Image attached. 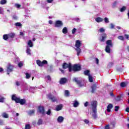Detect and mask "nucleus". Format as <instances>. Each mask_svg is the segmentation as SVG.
I'll list each match as a JSON object with an SVG mask.
<instances>
[{
  "instance_id": "1a4fd4ad",
  "label": "nucleus",
  "mask_w": 129,
  "mask_h": 129,
  "mask_svg": "<svg viewBox=\"0 0 129 129\" xmlns=\"http://www.w3.org/2000/svg\"><path fill=\"white\" fill-rule=\"evenodd\" d=\"M48 98L52 101V102H56L58 99L56 97H54V96H52V95H48Z\"/></svg>"
},
{
  "instance_id": "8fccbe9b",
  "label": "nucleus",
  "mask_w": 129,
  "mask_h": 129,
  "mask_svg": "<svg viewBox=\"0 0 129 129\" xmlns=\"http://www.w3.org/2000/svg\"><path fill=\"white\" fill-rule=\"evenodd\" d=\"M46 78H47V80H49V81H51V77H50L49 76H47L46 77Z\"/></svg>"
},
{
  "instance_id": "39448f33",
  "label": "nucleus",
  "mask_w": 129,
  "mask_h": 129,
  "mask_svg": "<svg viewBox=\"0 0 129 129\" xmlns=\"http://www.w3.org/2000/svg\"><path fill=\"white\" fill-rule=\"evenodd\" d=\"M72 70H73V71L75 72L80 71V70H81V67L79 64H75L73 69H72Z\"/></svg>"
},
{
  "instance_id": "2f4dec72",
  "label": "nucleus",
  "mask_w": 129,
  "mask_h": 129,
  "mask_svg": "<svg viewBox=\"0 0 129 129\" xmlns=\"http://www.w3.org/2000/svg\"><path fill=\"white\" fill-rule=\"evenodd\" d=\"M1 5H6L7 4L6 0H1L0 2Z\"/></svg>"
},
{
  "instance_id": "052dcab7",
  "label": "nucleus",
  "mask_w": 129,
  "mask_h": 129,
  "mask_svg": "<svg viewBox=\"0 0 129 129\" xmlns=\"http://www.w3.org/2000/svg\"><path fill=\"white\" fill-rule=\"evenodd\" d=\"M20 36H24V32H20Z\"/></svg>"
},
{
  "instance_id": "9b49d317",
  "label": "nucleus",
  "mask_w": 129,
  "mask_h": 129,
  "mask_svg": "<svg viewBox=\"0 0 129 129\" xmlns=\"http://www.w3.org/2000/svg\"><path fill=\"white\" fill-rule=\"evenodd\" d=\"M79 102L77 100H75L73 102V106L74 107H78L79 106Z\"/></svg>"
},
{
  "instance_id": "09e8293b",
  "label": "nucleus",
  "mask_w": 129,
  "mask_h": 129,
  "mask_svg": "<svg viewBox=\"0 0 129 129\" xmlns=\"http://www.w3.org/2000/svg\"><path fill=\"white\" fill-rule=\"evenodd\" d=\"M35 112V110H32L29 112V114H33Z\"/></svg>"
},
{
  "instance_id": "680f3d73",
  "label": "nucleus",
  "mask_w": 129,
  "mask_h": 129,
  "mask_svg": "<svg viewBox=\"0 0 129 129\" xmlns=\"http://www.w3.org/2000/svg\"><path fill=\"white\" fill-rule=\"evenodd\" d=\"M16 85H17V86H20V82H16Z\"/></svg>"
},
{
  "instance_id": "7ed1b4c3",
  "label": "nucleus",
  "mask_w": 129,
  "mask_h": 129,
  "mask_svg": "<svg viewBox=\"0 0 129 129\" xmlns=\"http://www.w3.org/2000/svg\"><path fill=\"white\" fill-rule=\"evenodd\" d=\"M62 67L63 69H67V68H69V71L70 72L72 71V66L71 65V63H64L62 65Z\"/></svg>"
},
{
  "instance_id": "603ef678",
  "label": "nucleus",
  "mask_w": 129,
  "mask_h": 129,
  "mask_svg": "<svg viewBox=\"0 0 129 129\" xmlns=\"http://www.w3.org/2000/svg\"><path fill=\"white\" fill-rule=\"evenodd\" d=\"M18 66H19V67H22L23 66V63H22V62H19V63H18Z\"/></svg>"
},
{
  "instance_id": "5fc2aeb1",
  "label": "nucleus",
  "mask_w": 129,
  "mask_h": 129,
  "mask_svg": "<svg viewBox=\"0 0 129 129\" xmlns=\"http://www.w3.org/2000/svg\"><path fill=\"white\" fill-rule=\"evenodd\" d=\"M88 106V102H86V103H84V106L86 107V106Z\"/></svg>"
},
{
  "instance_id": "a18cd8bd",
  "label": "nucleus",
  "mask_w": 129,
  "mask_h": 129,
  "mask_svg": "<svg viewBox=\"0 0 129 129\" xmlns=\"http://www.w3.org/2000/svg\"><path fill=\"white\" fill-rule=\"evenodd\" d=\"M0 14H4V9L2 7H0Z\"/></svg>"
},
{
  "instance_id": "3c124183",
  "label": "nucleus",
  "mask_w": 129,
  "mask_h": 129,
  "mask_svg": "<svg viewBox=\"0 0 129 129\" xmlns=\"http://www.w3.org/2000/svg\"><path fill=\"white\" fill-rule=\"evenodd\" d=\"M119 108V107L118 106H115V111H117V110H118V109Z\"/></svg>"
},
{
  "instance_id": "4c0bfd02",
  "label": "nucleus",
  "mask_w": 129,
  "mask_h": 129,
  "mask_svg": "<svg viewBox=\"0 0 129 129\" xmlns=\"http://www.w3.org/2000/svg\"><path fill=\"white\" fill-rule=\"evenodd\" d=\"M105 31V29H104V28H101L100 29H99V32H100V33H103V32H104Z\"/></svg>"
},
{
  "instance_id": "5701e85b",
  "label": "nucleus",
  "mask_w": 129,
  "mask_h": 129,
  "mask_svg": "<svg viewBox=\"0 0 129 129\" xmlns=\"http://www.w3.org/2000/svg\"><path fill=\"white\" fill-rule=\"evenodd\" d=\"M74 81L75 82H76V83H77L78 84H79L80 86H80L81 82H80V81H78V78H75L74 79Z\"/></svg>"
},
{
  "instance_id": "a211bd4d",
  "label": "nucleus",
  "mask_w": 129,
  "mask_h": 129,
  "mask_svg": "<svg viewBox=\"0 0 129 129\" xmlns=\"http://www.w3.org/2000/svg\"><path fill=\"white\" fill-rule=\"evenodd\" d=\"M127 84H128V82H122L120 83V86H121V87H125V86H126V85H127Z\"/></svg>"
},
{
  "instance_id": "72a5a7b5",
  "label": "nucleus",
  "mask_w": 129,
  "mask_h": 129,
  "mask_svg": "<svg viewBox=\"0 0 129 129\" xmlns=\"http://www.w3.org/2000/svg\"><path fill=\"white\" fill-rule=\"evenodd\" d=\"M118 39L121 40V41H123V40H124V38L122 36H118Z\"/></svg>"
},
{
  "instance_id": "58836bf2",
  "label": "nucleus",
  "mask_w": 129,
  "mask_h": 129,
  "mask_svg": "<svg viewBox=\"0 0 129 129\" xmlns=\"http://www.w3.org/2000/svg\"><path fill=\"white\" fill-rule=\"evenodd\" d=\"M25 129H31V125L29 124H26L25 125Z\"/></svg>"
},
{
  "instance_id": "e433bc0d",
  "label": "nucleus",
  "mask_w": 129,
  "mask_h": 129,
  "mask_svg": "<svg viewBox=\"0 0 129 129\" xmlns=\"http://www.w3.org/2000/svg\"><path fill=\"white\" fill-rule=\"evenodd\" d=\"M43 124V120L42 119H40L37 122V124L40 125V124Z\"/></svg>"
},
{
  "instance_id": "f3484780",
  "label": "nucleus",
  "mask_w": 129,
  "mask_h": 129,
  "mask_svg": "<svg viewBox=\"0 0 129 129\" xmlns=\"http://www.w3.org/2000/svg\"><path fill=\"white\" fill-rule=\"evenodd\" d=\"M95 21L97 23H101V22L103 21V19L100 17H98L95 19Z\"/></svg>"
},
{
  "instance_id": "a19ab883",
  "label": "nucleus",
  "mask_w": 129,
  "mask_h": 129,
  "mask_svg": "<svg viewBox=\"0 0 129 129\" xmlns=\"http://www.w3.org/2000/svg\"><path fill=\"white\" fill-rule=\"evenodd\" d=\"M4 101H5V98L0 96V102H4Z\"/></svg>"
},
{
  "instance_id": "49530a36",
  "label": "nucleus",
  "mask_w": 129,
  "mask_h": 129,
  "mask_svg": "<svg viewBox=\"0 0 129 129\" xmlns=\"http://www.w3.org/2000/svg\"><path fill=\"white\" fill-rule=\"evenodd\" d=\"M76 31H77V30L76 29V28H74L72 30V34H75V33H76Z\"/></svg>"
},
{
  "instance_id": "ea45409f",
  "label": "nucleus",
  "mask_w": 129,
  "mask_h": 129,
  "mask_svg": "<svg viewBox=\"0 0 129 129\" xmlns=\"http://www.w3.org/2000/svg\"><path fill=\"white\" fill-rule=\"evenodd\" d=\"M31 77V75L29 74L28 73H26V78L27 79H29V78H30Z\"/></svg>"
},
{
  "instance_id": "20e7f679",
  "label": "nucleus",
  "mask_w": 129,
  "mask_h": 129,
  "mask_svg": "<svg viewBox=\"0 0 129 129\" xmlns=\"http://www.w3.org/2000/svg\"><path fill=\"white\" fill-rule=\"evenodd\" d=\"M36 63L38 66H40V67H42V66H44V64H47L48 62L47 60H44L42 61H41L40 60H37Z\"/></svg>"
},
{
  "instance_id": "b1692460",
  "label": "nucleus",
  "mask_w": 129,
  "mask_h": 129,
  "mask_svg": "<svg viewBox=\"0 0 129 129\" xmlns=\"http://www.w3.org/2000/svg\"><path fill=\"white\" fill-rule=\"evenodd\" d=\"M3 117H4V118H9V114H8L7 113H3L2 114Z\"/></svg>"
},
{
  "instance_id": "dca6fc26",
  "label": "nucleus",
  "mask_w": 129,
  "mask_h": 129,
  "mask_svg": "<svg viewBox=\"0 0 129 129\" xmlns=\"http://www.w3.org/2000/svg\"><path fill=\"white\" fill-rule=\"evenodd\" d=\"M107 46L112 47V41L110 40H107L106 42Z\"/></svg>"
},
{
  "instance_id": "6e6d98bb",
  "label": "nucleus",
  "mask_w": 129,
  "mask_h": 129,
  "mask_svg": "<svg viewBox=\"0 0 129 129\" xmlns=\"http://www.w3.org/2000/svg\"><path fill=\"white\" fill-rule=\"evenodd\" d=\"M105 129H110L109 128V125H107L105 127Z\"/></svg>"
},
{
  "instance_id": "79ce46f5",
  "label": "nucleus",
  "mask_w": 129,
  "mask_h": 129,
  "mask_svg": "<svg viewBox=\"0 0 129 129\" xmlns=\"http://www.w3.org/2000/svg\"><path fill=\"white\" fill-rule=\"evenodd\" d=\"M15 25L17 27H21L22 26V24H21L19 22L16 23Z\"/></svg>"
},
{
  "instance_id": "7c9ffc66",
  "label": "nucleus",
  "mask_w": 129,
  "mask_h": 129,
  "mask_svg": "<svg viewBox=\"0 0 129 129\" xmlns=\"http://www.w3.org/2000/svg\"><path fill=\"white\" fill-rule=\"evenodd\" d=\"M65 96H66L67 97H68V96H69L70 94H69V91L68 90H66L65 91V94H64Z\"/></svg>"
},
{
  "instance_id": "412c9836",
  "label": "nucleus",
  "mask_w": 129,
  "mask_h": 129,
  "mask_svg": "<svg viewBox=\"0 0 129 129\" xmlns=\"http://www.w3.org/2000/svg\"><path fill=\"white\" fill-rule=\"evenodd\" d=\"M106 37H107V35L106 34H104L102 37V38L100 39V41L101 42H104V39H106Z\"/></svg>"
},
{
  "instance_id": "c9c22d12",
  "label": "nucleus",
  "mask_w": 129,
  "mask_h": 129,
  "mask_svg": "<svg viewBox=\"0 0 129 129\" xmlns=\"http://www.w3.org/2000/svg\"><path fill=\"white\" fill-rule=\"evenodd\" d=\"M9 38H14L15 37V34L14 33H10L8 34Z\"/></svg>"
},
{
  "instance_id": "37998d69",
  "label": "nucleus",
  "mask_w": 129,
  "mask_h": 129,
  "mask_svg": "<svg viewBox=\"0 0 129 129\" xmlns=\"http://www.w3.org/2000/svg\"><path fill=\"white\" fill-rule=\"evenodd\" d=\"M46 114L47 115H51V109H49L48 111L46 112Z\"/></svg>"
},
{
  "instance_id": "69168bd1",
  "label": "nucleus",
  "mask_w": 129,
  "mask_h": 129,
  "mask_svg": "<svg viewBox=\"0 0 129 129\" xmlns=\"http://www.w3.org/2000/svg\"><path fill=\"white\" fill-rule=\"evenodd\" d=\"M60 71H61V73H64V71H63L62 69H59Z\"/></svg>"
},
{
  "instance_id": "c85d7f7f",
  "label": "nucleus",
  "mask_w": 129,
  "mask_h": 129,
  "mask_svg": "<svg viewBox=\"0 0 129 129\" xmlns=\"http://www.w3.org/2000/svg\"><path fill=\"white\" fill-rule=\"evenodd\" d=\"M28 45L29 47H33V42H32V40H29L28 41Z\"/></svg>"
},
{
  "instance_id": "bb28decb",
  "label": "nucleus",
  "mask_w": 129,
  "mask_h": 129,
  "mask_svg": "<svg viewBox=\"0 0 129 129\" xmlns=\"http://www.w3.org/2000/svg\"><path fill=\"white\" fill-rule=\"evenodd\" d=\"M9 38H10L9 34H5L3 36V39L5 40H7Z\"/></svg>"
},
{
  "instance_id": "f257e3e1",
  "label": "nucleus",
  "mask_w": 129,
  "mask_h": 129,
  "mask_svg": "<svg viewBox=\"0 0 129 129\" xmlns=\"http://www.w3.org/2000/svg\"><path fill=\"white\" fill-rule=\"evenodd\" d=\"M91 105L92 109V116L94 117V118L96 117V112L97 109L96 107H97V102L96 101H93L91 102Z\"/></svg>"
},
{
  "instance_id": "e2e57ef3",
  "label": "nucleus",
  "mask_w": 129,
  "mask_h": 129,
  "mask_svg": "<svg viewBox=\"0 0 129 129\" xmlns=\"http://www.w3.org/2000/svg\"><path fill=\"white\" fill-rule=\"evenodd\" d=\"M126 111L127 112H129V108L128 107L126 108Z\"/></svg>"
},
{
  "instance_id": "864d4df0",
  "label": "nucleus",
  "mask_w": 129,
  "mask_h": 129,
  "mask_svg": "<svg viewBox=\"0 0 129 129\" xmlns=\"http://www.w3.org/2000/svg\"><path fill=\"white\" fill-rule=\"evenodd\" d=\"M124 37H125V38H126L127 39V40H128V38H129V35H128L125 34L124 35Z\"/></svg>"
},
{
  "instance_id": "c756f323",
  "label": "nucleus",
  "mask_w": 129,
  "mask_h": 129,
  "mask_svg": "<svg viewBox=\"0 0 129 129\" xmlns=\"http://www.w3.org/2000/svg\"><path fill=\"white\" fill-rule=\"evenodd\" d=\"M89 80L90 82H93V78H92V76L89 75Z\"/></svg>"
},
{
  "instance_id": "ddd939ff",
  "label": "nucleus",
  "mask_w": 129,
  "mask_h": 129,
  "mask_svg": "<svg viewBox=\"0 0 129 129\" xmlns=\"http://www.w3.org/2000/svg\"><path fill=\"white\" fill-rule=\"evenodd\" d=\"M57 121L59 123H62L63 121H64V118L63 116H59L57 118Z\"/></svg>"
},
{
  "instance_id": "0eeeda50",
  "label": "nucleus",
  "mask_w": 129,
  "mask_h": 129,
  "mask_svg": "<svg viewBox=\"0 0 129 129\" xmlns=\"http://www.w3.org/2000/svg\"><path fill=\"white\" fill-rule=\"evenodd\" d=\"M63 26V22L61 21H57L55 22V28H60Z\"/></svg>"
},
{
  "instance_id": "bf43d9fd",
  "label": "nucleus",
  "mask_w": 129,
  "mask_h": 129,
  "mask_svg": "<svg viewBox=\"0 0 129 129\" xmlns=\"http://www.w3.org/2000/svg\"><path fill=\"white\" fill-rule=\"evenodd\" d=\"M99 61V60H98V58H96V64H98Z\"/></svg>"
},
{
  "instance_id": "f704fd0d",
  "label": "nucleus",
  "mask_w": 129,
  "mask_h": 129,
  "mask_svg": "<svg viewBox=\"0 0 129 129\" xmlns=\"http://www.w3.org/2000/svg\"><path fill=\"white\" fill-rule=\"evenodd\" d=\"M104 22L106 24H108V23H109V20H108V18L105 17L104 18Z\"/></svg>"
},
{
  "instance_id": "0e129e2a",
  "label": "nucleus",
  "mask_w": 129,
  "mask_h": 129,
  "mask_svg": "<svg viewBox=\"0 0 129 129\" xmlns=\"http://www.w3.org/2000/svg\"><path fill=\"white\" fill-rule=\"evenodd\" d=\"M116 28H117V29H118V30H120V29H121V27H120L119 26H117Z\"/></svg>"
},
{
  "instance_id": "774afa93",
  "label": "nucleus",
  "mask_w": 129,
  "mask_h": 129,
  "mask_svg": "<svg viewBox=\"0 0 129 129\" xmlns=\"http://www.w3.org/2000/svg\"><path fill=\"white\" fill-rule=\"evenodd\" d=\"M3 71H4L3 68H0V72H3Z\"/></svg>"
},
{
  "instance_id": "9d476101",
  "label": "nucleus",
  "mask_w": 129,
  "mask_h": 129,
  "mask_svg": "<svg viewBox=\"0 0 129 129\" xmlns=\"http://www.w3.org/2000/svg\"><path fill=\"white\" fill-rule=\"evenodd\" d=\"M62 108H63V105L62 104H60L56 106L55 110H56V111H59V110H61Z\"/></svg>"
},
{
  "instance_id": "aec40b11",
  "label": "nucleus",
  "mask_w": 129,
  "mask_h": 129,
  "mask_svg": "<svg viewBox=\"0 0 129 129\" xmlns=\"http://www.w3.org/2000/svg\"><path fill=\"white\" fill-rule=\"evenodd\" d=\"M96 90V84H94L92 86V92L93 93H94V91Z\"/></svg>"
},
{
  "instance_id": "a878e982",
  "label": "nucleus",
  "mask_w": 129,
  "mask_h": 129,
  "mask_svg": "<svg viewBox=\"0 0 129 129\" xmlns=\"http://www.w3.org/2000/svg\"><path fill=\"white\" fill-rule=\"evenodd\" d=\"M126 10V7L125 6H123L122 8L120 9V12L121 13L124 12Z\"/></svg>"
},
{
  "instance_id": "13d9d810",
  "label": "nucleus",
  "mask_w": 129,
  "mask_h": 129,
  "mask_svg": "<svg viewBox=\"0 0 129 129\" xmlns=\"http://www.w3.org/2000/svg\"><path fill=\"white\" fill-rule=\"evenodd\" d=\"M53 1V0H47V3H48V4H51Z\"/></svg>"
},
{
  "instance_id": "f03ea898",
  "label": "nucleus",
  "mask_w": 129,
  "mask_h": 129,
  "mask_svg": "<svg viewBox=\"0 0 129 129\" xmlns=\"http://www.w3.org/2000/svg\"><path fill=\"white\" fill-rule=\"evenodd\" d=\"M12 100L15 101L16 103H20L21 105H24L26 103V100L21 99L19 97H17L16 95H13L12 97Z\"/></svg>"
},
{
  "instance_id": "c03bdc74",
  "label": "nucleus",
  "mask_w": 129,
  "mask_h": 129,
  "mask_svg": "<svg viewBox=\"0 0 129 129\" xmlns=\"http://www.w3.org/2000/svg\"><path fill=\"white\" fill-rule=\"evenodd\" d=\"M15 6L16 8H17V9H20V8H21V5L16 4H15Z\"/></svg>"
},
{
  "instance_id": "cd10ccee",
  "label": "nucleus",
  "mask_w": 129,
  "mask_h": 129,
  "mask_svg": "<svg viewBox=\"0 0 129 129\" xmlns=\"http://www.w3.org/2000/svg\"><path fill=\"white\" fill-rule=\"evenodd\" d=\"M68 30L67 29V28L66 27L63 28V29H62L63 34H66L67 33H68Z\"/></svg>"
},
{
  "instance_id": "393cba45",
  "label": "nucleus",
  "mask_w": 129,
  "mask_h": 129,
  "mask_svg": "<svg viewBox=\"0 0 129 129\" xmlns=\"http://www.w3.org/2000/svg\"><path fill=\"white\" fill-rule=\"evenodd\" d=\"M26 53L27 55H31L32 53H31V49L30 48L27 47V50H26Z\"/></svg>"
},
{
  "instance_id": "6e6552de",
  "label": "nucleus",
  "mask_w": 129,
  "mask_h": 129,
  "mask_svg": "<svg viewBox=\"0 0 129 129\" xmlns=\"http://www.w3.org/2000/svg\"><path fill=\"white\" fill-rule=\"evenodd\" d=\"M13 69H14V66L10 63H9L7 66V71L8 73L12 72L13 71Z\"/></svg>"
},
{
  "instance_id": "de8ad7c7",
  "label": "nucleus",
  "mask_w": 129,
  "mask_h": 129,
  "mask_svg": "<svg viewBox=\"0 0 129 129\" xmlns=\"http://www.w3.org/2000/svg\"><path fill=\"white\" fill-rule=\"evenodd\" d=\"M110 29H114V25L113 24H110Z\"/></svg>"
},
{
  "instance_id": "f8f14e48",
  "label": "nucleus",
  "mask_w": 129,
  "mask_h": 129,
  "mask_svg": "<svg viewBox=\"0 0 129 129\" xmlns=\"http://www.w3.org/2000/svg\"><path fill=\"white\" fill-rule=\"evenodd\" d=\"M75 46L76 48H80V46H81V42L80 40H77L76 41Z\"/></svg>"
},
{
  "instance_id": "4d7b16f0",
  "label": "nucleus",
  "mask_w": 129,
  "mask_h": 129,
  "mask_svg": "<svg viewBox=\"0 0 129 129\" xmlns=\"http://www.w3.org/2000/svg\"><path fill=\"white\" fill-rule=\"evenodd\" d=\"M84 122H85V123H88V122H89V121H88V120L85 119L84 120Z\"/></svg>"
},
{
  "instance_id": "2eb2a0df",
  "label": "nucleus",
  "mask_w": 129,
  "mask_h": 129,
  "mask_svg": "<svg viewBox=\"0 0 129 129\" xmlns=\"http://www.w3.org/2000/svg\"><path fill=\"white\" fill-rule=\"evenodd\" d=\"M112 107H113V106H112V104H109L107 107V111L108 112H110V110L111 108H112Z\"/></svg>"
},
{
  "instance_id": "338daca9",
  "label": "nucleus",
  "mask_w": 129,
  "mask_h": 129,
  "mask_svg": "<svg viewBox=\"0 0 129 129\" xmlns=\"http://www.w3.org/2000/svg\"><path fill=\"white\" fill-rule=\"evenodd\" d=\"M52 21H49V24H50V25H52Z\"/></svg>"
},
{
  "instance_id": "4468645a",
  "label": "nucleus",
  "mask_w": 129,
  "mask_h": 129,
  "mask_svg": "<svg viewBox=\"0 0 129 129\" xmlns=\"http://www.w3.org/2000/svg\"><path fill=\"white\" fill-rule=\"evenodd\" d=\"M67 82V79L65 78H61L60 81V84H65Z\"/></svg>"
},
{
  "instance_id": "4be33fe9",
  "label": "nucleus",
  "mask_w": 129,
  "mask_h": 129,
  "mask_svg": "<svg viewBox=\"0 0 129 129\" xmlns=\"http://www.w3.org/2000/svg\"><path fill=\"white\" fill-rule=\"evenodd\" d=\"M105 51L107 53H110V46L106 45L105 48Z\"/></svg>"
},
{
  "instance_id": "6ab92c4d",
  "label": "nucleus",
  "mask_w": 129,
  "mask_h": 129,
  "mask_svg": "<svg viewBox=\"0 0 129 129\" xmlns=\"http://www.w3.org/2000/svg\"><path fill=\"white\" fill-rule=\"evenodd\" d=\"M76 51H77V56H79L80 55V53H81V49H80L79 47H77Z\"/></svg>"
},
{
  "instance_id": "423d86ee",
  "label": "nucleus",
  "mask_w": 129,
  "mask_h": 129,
  "mask_svg": "<svg viewBox=\"0 0 129 129\" xmlns=\"http://www.w3.org/2000/svg\"><path fill=\"white\" fill-rule=\"evenodd\" d=\"M38 111L39 113L42 114V115H45V109H44V107H39Z\"/></svg>"
},
{
  "instance_id": "473e14b6",
  "label": "nucleus",
  "mask_w": 129,
  "mask_h": 129,
  "mask_svg": "<svg viewBox=\"0 0 129 129\" xmlns=\"http://www.w3.org/2000/svg\"><path fill=\"white\" fill-rule=\"evenodd\" d=\"M84 74L85 75H87V76H89L90 75L89 74V70H86L84 72Z\"/></svg>"
}]
</instances>
